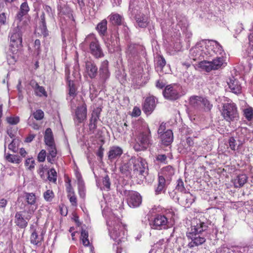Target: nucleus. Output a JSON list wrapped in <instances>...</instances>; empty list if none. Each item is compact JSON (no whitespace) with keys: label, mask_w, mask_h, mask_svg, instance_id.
<instances>
[{"label":"nucleus","mask_w":253,"mask_h":253,"mask_svg":"<svg viewBox=\"0 0 253 253\" xmlns=\"http://www.w3.org/2000/svg\"><path fill=\"white\" fill-rule=\"evenodd\" d=\"M102 214L106 218L111 238L117 243V245H113V249L116 251V253H121L122 249L119 244L125 235V227L121 222L119 218L116 217L108 207H105L102 210Z\"/></svg>","instance_id":"1"},{"label":"nucleus","mask_w":253,"mask_h":253,"mask_svg":"<svg viewBox=\"0 0 253 253\" xmlns=\"http://www.w3.org/2000/svg\"><path fill=\"white\" fill-rule=\"evenodd\" d=\"M208 228L207 222L197 218L193 219L191 226L188 228L186 232L187 238L191 240L188 244V247L191 248L204 244L206 240Z\"/></svg>","instance_id":"2"},{"label":"nucleus","mask_w":253,"mask_h":253,"mask_svg":"<svg viewBox=\"0 0 253 253\" xmlns=\"http://www.w3.org/2000/svg\"><path fill=\"white\" fill-rule=\"evenodd\" d=\"M139 123L141 128L136 142L133 147L136 151L146 150L152 144V141L151 131L147 123L142 120L140 121Z\"/></svg>","instance_id":"3"},{"label":"nucleus","mask_w":253,"mask_h":253,"mask_svg":"<svg viewBox=\"0 0 253 253\" xmlns=\"http://www.w3.org/2000/svg\"><path fill=\"white\" fill-rule=\"evenodd\" d=\"M226 64L223 56H216L212 61L204 60L198 63L197 66L201 71L209 72L212 70H218Z\"/></svg>","instance_id":"4"},{"label":"nucleus","mask_w":253,"mask_h":253,"mask_svg":"<svg viewBox=\"0 0 253 253\" xmlns=\"http://www.w3.org/2000/svg\"><path fill=\"white\" fill-rule=\"evenodd\" d=\"M206 44V55L208 57L223 56L224 51L222 46L216 41L205 40Z\"/></svg>","instance_id":"5"},{"label":"nucleus","mask_w":253,"mask_h":253,"mask_svg":"<svg viewBox=\"0 0 253 253\" xmlns=\"http://www.w3.org/2000/svg\"><path fill=\"white\" fill-rule=\"evenodd\" d=\"M85 44H89L90 53L96 58L103 56V53L95 35L91 34L87 36L84 41Z\"/></svg>","instance_id":"6"},{"label":"nucleus","mask_w":253,"mask_h":253,"mask_svg":"<svg viewBox=\"0 0 253 253\" xmlns=\"http://www.w3.org/2000/svg\"><path fill=\"white\" fill-rule=\"evenodd\" d=\"M206 49L205 40L198 42L195 46L190 49L189 53L190 58L194 61L201 60L203 58H208V56L206 55Z\"/></svg>","instance_id":"7"},{"label":"nucleus","mask_w":253,"mask_h":253,"mask_svg":"<svg viewBox=\"0 0 253 253\" xmlns=\"http://www.w3.org/2000/svg\"><path fill=\"white\" fill-rule=\"evenodd\" d=\"M10 39V47H17L21 45L22 31L19 26L12 27L8 35Z\"/></svg>","instance_id":"8"},{"label":"nucleus","mask_w":253,"mask_h":253,"mask_svg":"<svg viewBox=\"0 0 253 253\" xmlns=\"http://www.w3.org/2000/svg\"><path fill=\"white\" fill-rule=\"evenodd\" d=\"M34 213L24 209L22 211L16 212L15 223L20 228H25L28 225V221L31 219Z\"/></svg>","instance_id":"9"},{"label":"nucleus","mask_w":253,"mask_h":253,"mask_svg":"<svg viewBox=\"0 0 253 253\" xmlns=\"http://www.w3.org/2000/svg\"><path fill=\"white\" fill-rule=\"evenodd\" d=\"M87 108L84 101L80 98L78 106L75 110V114L74 118V121L76 124L83 123L86 118Z\"/></svg>","instance_id":"10"},{"label":"nucleus","mask_w":253,"mask_h":253,"mask_svg":"<svg viewBox=\"0 0 253 253\" xmlns=\"http://www.w3.org/2000/svg\"><path fill=\"white\" fill-rule=\"evenodd\" d=\"M152 229L157 230L166 229L169 227L168 217L162 214H157L150 221Z\"/></svg>","instance_id":"11"},{"label":"nucleus","mask_w":253,"mask_h":253,"mask_svg":"<svg viewBox=\"0 0 253 253\" xmlns=\"http://www.w3.org/2000/svg\"><path fill=\"white\" fill-rule=\"evenodd\" d=\"M189 104L195 109L203 107L207 111H210L212 107V105L206 98L197 96L190 97Z\"/></svg>","instance_id":"12"},{"label":"nucleus","mask_w":253,"mask_h":253,"mask_svg":"<svg viewBox=\"0 0 253 253\" xmlns=\"http://www.w3.org/2000/svg\"><path fill=\"white\" fill-rule=\"evenodd\" d=\"M222 115L227 121L234 120L238 117L237 107L233 103H226L223 105Z\"/></svg>","instance_id":"13"},{"label":"nucleus","mask_w":253,"mask_h":253,"mask_svg":"<svg viewBox=\"0 0 253 253\" xmlns=\"http://www.w3.org/2000/svg\"><path fill=\"white\" fill-rule=\"evenodd\" d=\"M181 87L178 84H173L167 85L163 93L164 96L169 100H176L179 97Z\"/></svg>","instance_id":"14"},{"label":"nucleus","mask_w":253,"mask_h":253,"mask_svg":"<svg viewBox=\"0 0 253 253\" xmlns=\"http://www.w3.org/2000/svg\"><path fill=\"white\" fill-rule=\"evenodd\" d=\"M133 171L134 174L144 176L145 170L147 168L146 161L141 157L132 158Z\"/></svg>","instance_id":"15"},{"label":"nucleus","mask_w":253,"mask_h":253,"mask_svg":"<svg viewBox=\"0 0 253 253\" xmlns=\"http://www.w3.org/2000/svg\"><path fill=\"white\" fill-rule=\"evenodd\" d=\"M24 198L25 204L24 209L34 213L38 207L35 194L33 193L26 192L25 193Z\"/></svg>","instance_id":"16"},{"label":"nucleus","mask_w":253,"mask_h":253,"mask_svg":"<svg viewBox=\"0 0 253 253\" xmlns=\"http://www.w3.org/2000/svg\"><path fill=\"white\" fill-rule=\"evenodd\" d=\"M127 202L131 208L139 207L142 202V198L140 195L137 192L129 191L127 192Z\"/></svg>","instance_id":"17"},{"label":"nucleus","mask_w":253,"mask_h":253,"mask_svg":"<svg viewBox=\"0 0 253 253\" xmlns=\"http://www.w3.org/2000/svg\"><path fill=\"white\" fill-rule=\"evenodd\" d=\"M174 174V169L170 166H168L161 169L159 173V178H162L165 182L169 184Z\"/></svg>","instance_id":"18"},{"label":"nucleus","mask_w":253,"mask_h":253,"mask_svg":"<svg viewBox=\"0 0 253 253\" xmlns=\"http://www.w3.org/2000/svg\"><path fill=\"white\" fill-rule=\"evenodd\" d=\"M195 197L189 192H184L181 194L180 197H176L174 200H176L181 205L189 207L194 202Z\"/></svg>","instance_id":"19"},{"label":"nucleus","mask_w":253,"mask_h":253,"mask_svg":"<svg viewBox=\"0 0 253 253\" xmlns=\"http://www.w3.org/2000/svg\"><path fill=\"white\" fill-rule=\"evenodd\" d=\"M156 107L155 98L150 96L146 98L143 105V110L147 114H150Z\"/></svg>","instance_id":"20"},{"label":"nucleus","mask_w":253,"mask_h":253,"mask_svg":"<svg viewBox=\"0 0 253 253\" xmlns=\"http://www.w3.org/2000/svg\"><path fill=\"white\" fill-rule=\"evenodd\" d=\"M227 83L228 85V87L232 92L235 94H238L241 93L242 89L241 84L239 81L235 79L234 77L230 78L228 80Z\"/></svg>","instance_id":"21"},{"label":"nucleus","mask_w":253,"mask_h":253,"mask_svg":"<svg viewBox=\"0 0 253 253\" xmlns=\"http://www.w3.org/2000/svg\"><path fill=\"white\" fill-rule=\"evenodd\" d=\"M99 75L100 80L103 82L109 79L110 72L108 70V62L107 60H104L101 63L99 70Z\"/></svg>","instance_id":"22"},{"label":"nucleus","mask_w":253,"mask_h":253,"mask_svg":"<svg viewBox=\"0 0 253 253\" xmlns=\"http://www.w3.org/2000/svg\"><path fill=\"white\" fill-rule=\"evenodd\" d=\"M39 229L38 228H34L33 226L31 227L30 242L35 245H38L43 240L42 235L39 234Z\"/></svg>","instance_id":"23"},{"label":"nucleus","mask_w":253,"mask_h":253,"mask_svg":"<svg viewBox=\"0 0 253 253\" xmlns=\"http://www.w3.org/2000/svg\"><path fill=\"white\" fill-rule=\"evenodd\" d=\"M69 91L68 96H67V99L70 101L71 107L72 108L76 107L75 101H78L80 100V99H75L76 97V89L73 84H71V81H69Z\"/></svg>","instance_id":"24"},{"label":"nucleus","mask_w":253,"mask_h":253,"mask_svg":"<svg viewBox=\"0 0 253 253\" xmlns=\"http://www.w3.org/2000/svg\"><path fill=\"white\" fill-rule=\"evenodd\" d=\"M122 149L118 146H113L110 148L108 155L109 159L113 161V160L118 159L123 154Z\"/></svg>","instance_id":"25"},{"label":"nucleus","mask_w":253,"mask_h":253,"mask_svg":"<svg viewBox=\"0 0 253 253\" xmlns=\"http://www.w3.org/2000/svg\"><path fill=\"white\" fill-rule=\"evenodd\" d=\"M138 46L135 44H130L128 45L126 50V56L128 60L132 61L138 57L137 48Z\"/></svg>","instance_id":"26"},{"label":"nucleus","mask_w":253,"mask_h":253,"mask_svg":"<svg viewBox=\"0 0 253 253\" xmlns=\"http://www.w3.org/2000/svg\"><path fill=\"white\" fill-rule=\"evenodd\" d=\"M18 48L10 47L7 55V60L9 64H13L17 61L18 57Z\"/></svg>","instance_id":"27"},{"label":"nucleus","mask_w":253,"mask_h":253,"mask_svg":"<svg viewBox=\"0 0 253 253\" xmlns=\"http://www.w3.org/2000/svg\"><path fill=\"white\" fill-rule=\"evenodd\" d=\"M85 72L88 76L92 79L95 78L97 74V68L94 63L87 61L85 63Z\"/></svg>","instance_id":"28"},{"label":"nucleus","mask_w":253,"mask_h":253,"mask_svg":"<svg viewBox=\"0 0 253 253\" xmlns=\"http://www.w3.org/2000/svg\"><path fill=\"white\" fill-rule=\"evenodd\" d=\"M47 150V160L51 163L53 164L56 160L57 156V149L56 145L48 146L46 147Z\"/></svg>","instance_id":"29"},{"label":"nucleus","mask_w":253,"mask_h":253,"mask_svg":"<svg viewBox=\"0 0 253 253\" xmlns=\"http://www.w3.org/2000/svg\"><path fill=\"white\" fill-rule=\"evenodd\" d=\"M162 143L166 146L170 144L173 141V133L170 129L167 130L161 135Z\"/></svg>","instance_id":"30"},{"label":"nucleus","mask_w":253,"mask_h":253,"mask_svg":"<svg viewBox=\"0 0 253 253\" xmlns=\"http://www.w3.org/2000/svg\"><path fill=\"white\" fill-rule=\"evenodd\" d=\"M31 85L34 90L36 95L39 97H44L47 96V93L43 86H40L36 82H32Z\"/></svg>","instance_id":"31"},{"label":"nucleus","mask_w":253,"mask_h":253,"mask_svg":"<svg viewBox=\"0 0 253 253\" xmlns=\"http://www.w3.org/2000/svg\"><path fill=\"white\" fill-rule=\"evenodd\" d=\"M170 239H163L156 244V247L160 248L165 253L167 250H171L172 246L170 244Z\"/></svg>","instance_id":"32"},{"label":"nucleus","mask_w":253,"mask_h":253,"mask_svg":"<svg viewBox=\"0 0 253 253\" xmlns=\"http://www.w3.org/2000/svg\"><path fill=\"white\" fill-rule=\"evenodd\" d=\"M44 140L46 147L55 145L51 129L47 128L44 133Z\"/></svg>","instance_id":"33"},{"label":"nucleus","mask_w":253,"mask_h":253,"mask_svg":"<svg viewBox=\"0 0 253 253\" xmlns=\"http://www.w3.org/2000/svg\"><path fill=\"white\" fill-rule=\"evenodd\" d=\"M248 177L245 174L238 175L233 180V184L236 188L242 187L247 181Z\"/></svg>","instance_id":"34"},{"label":"nucleus","mask_w":253,"mask_h":253,"mask_svg":"<svg viewBox=\"0 0 253 253\" xmlns=\"http://www.w3.org/2000/svg\"><path fill=\"white\" fill-rule=\"evenodd\" d=\"M41 31V33L44 36H46L48 35V31L46 28L45 20V15L42 13L40 16V22L39 23V26L38 28V30Z\"/></svg>","instance_id":"35"},{"label":"nucleus","mask_w":253,"mask_h":253,"mask_svg":"<svg viewBox=\"0 0 253 253\" xmlns=\"http://www.w3.org/2000/svg\"><path fill=\"white\" fill-rule=\"evenodd\" d=\"M249 46L246 50L250 62L253 61V32L250 33L248 36Z\"/></svg>","instance_id":"36"},{"label":"nucleus","mask_w":253,"mask_h":253,"mask_svg":"<svg viewBox=\"0 0 253 253\" xmlns=\"http://www.w3.org/2000/svg\"><path fill=\"white\" fill-rule=\"evenodd\" d=\"M132 158L129 160L126 163L124 164L120 168L121 171L126 175L130 173L133 170Z\"/></svg>","instance_id":"37"},{"label":"nucleus","mask_w":253,"mask_h":253,"mask_svg":"<svg viewBox=\"0 0 253 253\" xmlns=\"http://www.w3.org/2000/svg\"><path fill=\"white\" fill-rule=\"evenodd\" d=\"M4 158L8 162L13 163V164H19L22 159L20 156L17 155H12L8 153H5L4 154Z\"/></svg>","instance_id":"38"},{"label":"nucleus","mask_w":253,"mask_h":253,"mask_svg":"<svg viewBox=\"0 0 253 253\" xmlns=\"http://www.w3.org/2000/svg\"><path fill=\"white\" fill-rule=\"evenodd\" d=\"M98 119V115L96 113L93 112L90 120V123L89 124V129L90 131H91L92 133L94 132V130L96 128V122H97Z\"/></svg>","instance_id":"39"},{"label":"nucleus","mask_w":253,"mask_h":253,"mask_svg":"<svg viewBox=\"0 0 253 253\" xmlns=\"http://www.w3.org/2000/svg\"><path fill=\"white\" fill-rule=\"evenodd\" d=\"M97 185L98 186L100 187L101 190H104L106 191L109 190L110 189L111 183L108 176L106 175L102 178L101 184H99L97 182Z\"/></svg>","instance_id":"40"},{"label":"nucleus","mask_w":253,"mask_h":253,"mask_svg":"<svg viewBox=\"0 0 253 253\" xmlns=\"http://www.w3.org/2000/svg\"><path fill=\"white\" fill-rule=\"evenodd\" d=\"M107 20L104 19L97 24L96 27V30L100 36L105 35L107 29Z\"/></svg>","instance_id":"41"},{"label":"nucleus","mask_w":253,"mask_h":253,"mask_svg":"<svg viewBox=\"0 0 253 253\" xmlns=\"http://www.w3.org/2000/svg\"><path fill=\"white\" fill-rule=\"evenodd\" d=\"M30 10V8L27 1L23 2L20 7V11L17 14L18 18H21L22 16L26 15Z\"/></svg>","instance_id":"42"},{"label":"nucleus","mask_w":253,"mask_h":253,"mask_svg":"<svg viewBox=\"0 0 253 253\" xmlns=\"http://www.w3.org/2000/svg\"><path fill=\"white\" fill-rule=\"evenodd\" d=\"M110 20L113 24L120 25L123 24V18L120 15L114 13L110 16Z\"/></svg>","instance_id":"43"},{"label":"nucleus","mask_w":253,"mask_h":253,"mask_svg":"<svg viewBox=\"0 0 253 253\" xmlns=\"http://www.w3.org/2000/svg\"><path fill=\"white\" fill-rule=\"evenodd\" d=\"M169 183H167L162 178H159L158 185L155 189L156 194H160L165 188L167 185Z\"/></svg>","instance_id":"44"},{"label":"nucleus","mask_w":253,"mask_h":253,"mask_svg":"<svg viewBox=\"0 0 253 253\" xmlns=\"http://www.w3.org/2000/svg\"><path fill=\"white\" fill-rule=\"evenodd\" d=\"M177 25L181 28L183 31L186 29L187 24V21L185 17L183 16H180L177 17Z\"/></svg>","instance_id":"45"},{"label":"nucleus","mask_w":253,"mask_h":253,"mask_svg":"<svg viewBox=\"0 0 253 253\" xmlns=\"http://www.w3.org/2000/svg\"><path fill=\"white\" fill-rule=\"evenodd\" d=\"M136 20L138 25L141 28L146 27L148 24V19L145 15L140 17H137Z\"/></svg>","instance_id":"46"},{"label":"nucleus","mask_w":253,"mask_h":253,"mask_svg":"<svg viewBox=\"0 0 253 253\" xmlns=\"http://www.w3.org/2000/svg\"><path fill=\"white\" fill-rule=\"evenodd\" d=\"M245 117L248 120L251 121L253 118V108L251 107H247L243 110Z\"/></svg>","instance_id":"47"},{"label":"nucleus","mask_w":253,"mask_h":253,"mask_svg":"<svg viewBox=\"0 0 253 253\" xmlns=\"http://www.w3.org/2000/svg\"><path fill=\"white\" fill-rule=\"evenodd\" d=\"M88 232L85 230H82L81 235V239L82 241L83 244L85 246H87L89 244V241L88 239Z\"/></svg>","instance_id":"48"},{"label":"nucleus","mask_w":253,"mask_h":253,"mask_svg":"<svg viewBox=\"0 0 253 253\" xmlns=\"http://www.w3.org/2000/svg\"><path fill=\"white\" fill-rule=\"evenodd\" d=\"M48 179L51 181L55 183L57 180V173L56 171L54 169H51L48 172Z\"/></svg>","instance_id":"49"},{"label":"nucleus","mask_w":253,"mask_h":253,"mask_svg":"<svg viewBox=\"0 0 253 253\" xmlns=\"http://www.w3.org/2000/svg\"><path fill=\"white\" fill-rule=\"evenodd\" d=\"M71 180L69 178H68V179L66 181L67 185H66V191L67 192V197L70 196L72 195H75L74 191L72 187L71 183Z\"/></svg>","instance_id":"50"},{"label":"nucleus","mask_w":253,"mask_h":253,"mask_svg":"<svg viewBox=\"0 0 253 253\" xmlns=\"http://www.w3.org/2000/svg\"><path fill=\"white\" fill-rule=\"evenodd\" d=\"M75 174H76V178L78 180V187H79V188L80 189V191H81L82 189L83 188L84 182L82 178L81 174L80 172H79L78 171H76Z\"/></svg>","instance_id":"51"},{"label":"nucleus","mask_w":253,"mask_h":253,"mask_svg":"<svg viewBox=\"0 0 253 253\" xmlns=\"http://www.w3.org/2000/svg\"><path fill=\"white\" fill-rule=\"evenodd\" d=\"M8 148L13 152H17L18 151V140L13 139L12 142L8 145Z\"/></svg>","instance_id":"52"},{"label":"nucleus","mask_w":253,"mask_h":253,"mask_svg":"<svg viewBox=\"0 0 253 253\" xmlns=\"http://www.w3.org/2000/svg\"><path fill=\"white\" fill-rule=\"evenodd\" d=\"M176 190L180 191L181 193L186 192V189L184 186V183L182 179H179L177 181V184L176 186Z\"/></svg>","instance_id":"53"},{"label":"nucleus","mask_w":253,"mask_h":253,"mask_svg":"<svg viewBox=\"0 0 253 253\" xmlns=\"http://www.w3.org/2000/svg\"><path fill=\"white\" fill-rule=\"evenodd\" d=\"M25 165L28 169L32 170L35 168V161L32 158H28L26 160Z\"/></svg>","instance_id":"54"},{"label":"nucleus","mask_w":253,"mask_h":253,"mask_svg":"<svg viewBox=\"0 0 253 253\" xmlns=\"http://www.w3.org/2000/svg\"><path fill=\"white\" fill-rule=\"evenodd\" d=\"M33 115L34 118L37 120H41L44 117V113L41 109L36 110L33 113Z\"/></svg>","instance_id":"55"},{"label":"nucleus","mask_w":253,"mask_h":253,"mask_svg":"<svg viewBox=\"0 0 253 253\" xmlns=\"http://www.w3.org/2000/svg\"><path fill=\"white\" fill-rule=\"evenodd\" d=\"M53 192L50 190H47L43 194L44 198L46 201H51L53 198Z\"/></svg>","instance_id":"56"},{"label":"nucleus","mask_w":253,"mask_h":253,"mask_svg":"<svg viewBox=\"0 0 253 253\" xmlns=\"http://www.w3.org/2000/svg\"><path fill=\"white\" fill-rule=\"evenodd\" d=\"M166 60L163 57L161 56L158 57L156 63L157 67H159L162 69L166 65Z\"/></svg>","instance_id":"57"},{"label":"nucleus","mask_w":253,"mask_h":253,"mask_svg":"<svg viewBox=\"0 0 253 253\" xmlns=\"http://www.w3.org/2000/svg\"><path fill=\"white\" fill-rule=\"evenodd\" d=\"M6 121L9 124L16 125L19 122V118L18 116L9 117L6 118Z\"/></svg>","instance_id":"58"},{"label":"nucleus","mask_w":253,"mask_h":253,"mask_svg":"<svg viewBox=\"0 0 253 253\" xmlns=\"http://www.w3.org/2000/svg\"><path fill=\"white\" fill-rule=\"evenodd\" d=\"M228 143L231 149L232 150H235L237 143L235 138L233 137H230L228 140Z\"/></svg>","instance_id":"59"},{"label":"nucleus","mask_w":253,"mask_h":253,"mask_svg":"<svg viewBox=\"0 0 253 253\" xmlns=\"http://www.w3.org/2000/svg\"><path fill=\"white\" fill-rule=\"evenodd\" d=\"M46 154L45 150H42L38 156V160L40 162H43L45 161Z\"/></svg>","instance_id":"60"},{"label":"nucleus","mask_w":253,"mask_h":253,"mask_svg":"<svg viewBox=\"0 0 253 253\" xmlns=\"http://www.w3.org/2000/svg\"><path fill=\"white\" fill-rule=\"evenodd\" d=\"M231 250L225 246H223L217 249L216 253H231Z\"/></svg>","instance_id":"61"},{"label":"nucleus","mask_w":253,"mask_h":253,"mask_svg":"<svg viewBox=\"0 0 253 253\" xmlns=\"http://www.w3.org/2000/svg\"><path fill=\"white\" fill-rule=\"evenodd\" d=\"M167 157L165 154H159L156 157V160L163 164L167 163Z\"/></svg>","instance_id":"62"},{"label":"nucleus","mask_w":253,"mask_h":253,"mask_svg":"<svg viewBox=\"0 0 253 253\" xmlns=\"http://www.w3.org/2000/svg\"><path fill=\"white\" fill-rule=\"evenodd\" d=\"M141 114V110L137 107H134L131 113V116L134 117H136L140 116Z\"/></svg>","instance_id":"63"},{"label":"nucleus","mask_w":253,"mask_h":253,"mask_svg":"<svg viewBox=\"0 0 253 253\" xmlns=\"http://www.w3.org/2000/svg\"><path fill=\"white\" fill-rule=\"evenodd\" d=\"M68 199L73 206L76 207L77 205V200L75 195L68 196Z\"/></svg>","instance_id":"64"}]
</instances>
